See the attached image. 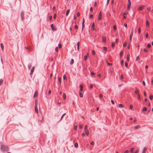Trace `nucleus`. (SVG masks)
<instances>
[{"label":"nucleus","instance_id":"obj_1","mask_svg":"<svg viewBox=\"0 0 153 153\" xmlns=\"http://www.w3.org/2000/svg\"><path fill=\"white\" fill-rule=\"evenodd\" d=\"M0 149L1 151L2 152L8 151L9 150L8 146L3 145H1Z\"/></svg>","mask_w":153,"mask_h":153},{"label":"nucleus","instance_id":"obj_2","mask_svg":"<svg viewBox=\"0 0 153 153\" xmlns=\"http://www.w3.org/2000/svg\"><path fill=\"white\" fill-rule=\"evenodd\" d=\"M21 16L22 20H23L24 17V13L23 11H22L21 12Z\"/></svg>","mask_w":153,"mask_h":153},{"label":"nucleus","instance_id":"obj_3","mask_svg":"<svg viewBox=\"0 0 153 153\" xmlns=\"http://www.w3.org/2000/svg\"><path fill=\"white\" fill-rule=\"evenodd\" d=\"M51 28L53 30H56V27L54 26L53 24H52L51 25Z\"/></svg>","mask_w":153,"mask_h":153},{"label":"nucleus","instance_id":"obj_4","mask_svg":"<svg viewBox=\"0 0 153 153\" xmlns=\"http://www.w3.org/2000/svg\"><path fill=\"white\" fill-rule=\"evenodd\" d=\"M102 19V14H101V12H100L99 15L98 20H100Z\"/></svg>","mask_w":153,"mask_h":153},{"label":"nucleus","instance_id":"obj_5","mask_svg":"<svg viewBox=\"0 0 153 153\" xmlns=\"http://www.w3.org/2000/svg\"><path fill=\"white\" fill-rule=\"evenodd\" d=\"M144 7V5H142L141 6H140L138 8V10H141L143 9Z\"/></svg>","mask_w":153,"mask_h":153},{"label":"nucleus","instance_id":"obj_6","mask_svg":"<svg viewBox=\"0 0 153 153\" xmlns=\"http://www.w3.org/2000/svg\"><path fill=\"white\" fill-rule=\"evenodd\" d=\"M133 34V29H132V30L131 33L130 35V40H131V39Z\"/></svg>","mask_w":153,"mask_h":153},{"label":"nucleus","instance_id":"obj_7","mask_svg":"<svg viewBox=\"0 0 153 153\" xmlns=\"http://www.w3.org/2000/svg\"><path fill=\"white\" fill-rule=\"evenodd\" d=\"M38 92L37 91H36L35 92L33 97H37L38 96Z\"/></svg>","mask_w":153,"mask_h":153},{"label":"nucleus","instance_id":"obj_8","mask_svg":"<svg viewBox=\"0 0 153 153\" xmlns=\"http://www.w3.org/2000/svg\"><path fill=\"white\" fill-rule=\"evenodd\" d=\"M35 111L36 112V113H38V111L37 107V106L36 104H35Z\"/></svg>","mask_w":153,"mask_h":153},{"label":"nucleus","instance_id":"obj_9","mask_svg":"<svg viewBox=\"0 0 153 153\" xmlns=\"http://www.w3.org/2000/svg\"><path fill=\"white\" fill-rule=\"evenodd\" d=\"M134 128L135 129H137L140 128V126L139 125H137L136 126H135L134 127Z\"/></svg>","mask_w":153,"mask_h":153},{"label":"nucleus","instance_id":"obj_10","mask_svg":"<svg viewBox=\"0 0 153 153\" xmlns=\"http://www.w3.org/2000/svg\"><path fill=\"white\" fill-rule=\"evenodd\" d=\"M102 42L104 43H105L106 42V38L105 37H102Z\"/></svg>","mask_w":153,"mask_h":153},{"label":"nucleus","instance_id":"obj_11","mask_svg":"<svg viewBox=\"0 0 153 153\" xmlns=\"http://www.w3.org/2000/svg\"><path fill=\"white\" fill-rule=\"evenodd\" d=\"M1 47L2 51H3L4 49V46L2 43H1L0 44Z\"/></svg>","mask_w":153,"mask_h":153},{"label":"nucleus","instance_id":"obj_12","mask_svg":"<svg viewBox=\"0 0 153 153\" xmlns=\"http://www.w3.org/2000/svg\"><path fill=\"white\" fill-rule=\"evenodd\" d=\"M32 65L31 63H30L28 65V68L29 70H30L31 66Z\"/></svg>","mask_w":153,"mask_h":153},{"label":"nucleus","instance_id":"obj_13","mask_svg":"<svg viewBox=\"0 0 153 153\" xmlns=\"http://www.w3.org/2000/svg\"><path fill=\"white\" fill-rule=\"evenodd\" d=\"M131 5V4H129V3L128 4L127 7V10H129V9L130 8Z\"/></svg>","mask_w":153,"mask_h":153},{"label":"nucleus","instance_id":"obj_14","mask_svg":"<svg viewBox=\"0 0 153 153\" xmlns=\"http://www.w3.org/2000/svg\"><path fill=\"white\" fill-rule=\"evenodd\" d=\"M80 87L79 91H82L83 90V86L81 85H80Z\"/></svg>","mask_w":153,"mask_h":153},{"label":"nucleus","instance_id":"obj_15","mask_svg":"<svg viewBox=\"0 0 153 153\" xmlns=\"http://www.w3.org/2000/svg\"><path fill=\"white\" fill-rule=\"evenodd\" d=\"M58 82H59L60 84L61 82V78L60 77H58Z\"/></svg>","mask_w":153,"mask_h":153},{"label":"nucleus","instance_id":"obj_16","mask_svg":"<svg viewBox=\"0 0 153 153\" xmlns=\"http://www.w3.org/2000/svg\"><path fill=\"white\" fill-rule=\"evenodd\" d=\"M94 27L95 25L94 23H93L92 24V25L91 26V28L93 29V30H94Z\"/></svg>","mask_w":153,"mask_h":153},{"label":"nucleus","instance_id":"obj_17","mask_svg":"<svg viewBox=\"0 0 153 153\" xmlns=\"http://www.w3.org/2000/svg\"><path fill=\"white\" fill-rule=\"evenodd\" d=\"M63 99L64 100H65L66 98V94L65 93H64L63 94Z\"/></svg>","mask_w":153,"mask_h":153},{"label":"nucleus","instance_id":"obj_18","mask_svg":"<svg viewBox=\"0 0 153 153\" xmlns=\"http://www.w3.org/2000/svg\"><path fill=\"white\" fill-rule=\"evenodd\" d=\"M146 147H144L142 153H145L146 152Z\"/></svg>","mask_w":153,"mask_h":153},{"label":"nucleus","instance_id":"obj_19","mask_svg":"<svg viewBox=\"0 0 153 153\" xmlns=\"http://www.w3.org/2000/svg\"><path fill=\"white\" fill-rule=\"evenodd\" d=\"M85 131V133L86 134L87 136H88V134H89V131H88V130H86V131Z\"/></svg>","mask_w":153,"mask_h":153},{"label":"nucleus","instance_id":"obj_20","mask_svg":"<svg viewBox=\"0 0 153 153\" xmlns=\"http://www.w3.org/2000/svg\"><path fill=\"white\" fill-rule=\"evenodd\" d=\"M69 12H70V10L69 9H68L66 11V16H67L68 15V14L69 13Z\"/></svg>","mask_w":153,"mask_h":153},{"label":"nucleus","instance_id":"obj_21","mask_svg":"<svg viewBox=\"0 0 153 153\" xmlns=\"http://www.w3.org/2000/svg\"><path fill=\"white\" fill-rule=\"evenodd\" d=\"M135 93L136 94H139L138 93V90L137 88H136L135 91Z\"/></svg>","mask_w":153,"mask_h":153},{"label":"nucleus","instance_id":"obj_22","mask_svg":"<svg viewBox=\"0 0 153 153\" xmlns=\"http://www.w3.org/2000/svg\"><path fill=\"white\" fill-rule=\"evenodd\" d=\"M79 94L80 97H83V95L82 94L80 91H79Z\"/></svg>","mask_w":153,"mask_h":153},{"label":"nucleus","instance_id":"obj_23","mask_svg":"<svg viewBox=\"0 0 153 153\" xmlns=\"http://www.w3.org/2000/svg\"><path fill=\"white\" fill-rule=\"evenodd\" d=\"M33 71L34 70H33V69H31L30 72V75H32L33 74Z\"/></svg>","mask_w":153,"mask_h":153},{"label":"nucleus","instance_id":"obj_24","mask_svg":"<svg viewBox=\"0 0 153 153\" xmlns=\"http://www.w3.org/2000/svg\"><path fill=\"white\" fill-rule=\"evenodd\" d=\"M74 62V60L73 59H71L70 62V64L71 65Z\"/></svg>","mask_w":153,"mask_h":153},{"label":"nucleus","instance_id":"obj_25","mask_svg":"<svg viewBox=\"0 0 153 153\" xmlns=\"http://www.w3.org/2000/svg\"><path fill=\"white\" fill-rule=\"evenodd\" d=\"M129 54H128L127 55V60L128 61L129 60Z\"/></svg>","mask_w":153,"mask_h":153},{"label":"nucleus","instance_id":"obj_26","mask_svg":"<svg viewBox=\"0 0 153 153\" xmlns=\"http://www.w3.org/2000/svg\"><path fill=\"white\" fill-rule=\"evenodd\" d=\"M119 107L120 108H123V105L121 104H120L119 105Z\"/></svg>","mask_w":153,"mask_h":153},{"label":"nucleus","instance_id":"obj_27","mask_svg":"<svg viewBox=\"0 0 153 153\" xmlns=\"http://www.w3.org/2000/svg\"><path fill=\"white\" fill-rule=\"evenodd\" d=\"M146 26H149V22L148 21L146 20Z\"/></svg>","mask_w":153,"mask_h":153},{"label":"nucleus","instance_id":"obj_28","mask_svg":"<svg viewBox=\"0 0 153 153\" xmlns=\"http://www.w3.org/2000/svg\"><path fill=\"white\" fill-rule=\"evenodd\" d=\"M138 97H137V99L138 100H141V98L140 97V96L139 94H138Z\"/></svg>","mask_w":153,"mask_h":153},{"label":"nucleus","instance_id":"obj_29","mask_svg":"<svg viewBox=\"0 0 153 153\" xmlns=\"http://www.w3.org/2000/svg\"><path fill=\"white\" fill-rule=\"evenodd\" d=\"M74 146H75V147H77L78 146V144L77 143H74Z\"/></svg>","mask_w":153,"mask_h":153},{"label":"nucleus","instance_id":"obj_30","mask_svg":"<svg viewBox=\"0 0 153 153\" xmlns=\"http://www.w3.org/2000/svg\"><path fill=\"white\" fill-rule=\"evenodd\" d=\"M123 54V52L122 51H121L120 53V57H122Z\"/></svg>","mask_w":153,"mask_h":153},{"label":"nucleus","instance_id":"obj_31","mask_svg":"<svg viewBox=\"0 0 153 153\" xmlns=\"http://www.w3.org/2000/svg\"><path fill=\"white\" fill-rule=\"evenodd\" d=\"M88 126L87 125H85L84 127V130L85 131L88 130Z\"/></svg>","mask_w":153,"mask_h":153},{"label":"nucleus","instance_id":"obj_32","mask_svg":"<svg viewBox=\"0 0 153 153\" xmlns=\"http://www.w3.org/2000/svg\"><path fill=\"white\" fill-rule=\"evenodd\" d=\"M153 98V96L152 95H150L149 96V98L151 100H152Z\"/></svg>","mask_w":153,"mask_h":153},{"label":"nucleus","instance_id":"obj_33","mask_svg":"<svg viewBox=\"0 0 153 153\" xmlns=\"http://www.w3.org/2000/svg\"><path fill=\"white\" fill-rule=\"evenodd\" d=\"M147 110V108L146 107H144L143 108L142 110L143 111H145Z\"/></svg>","mask_w":153,"mask_h":153},{"label":"nucleus","instance_id":"obj_34","mask_svg":"<svg viewBox=\"0 0 153 153\" xmlns=\"http://www.w3.org/2000/svg\"><path fill=\"white\" fill-rule=\"evenodd\" d=\"M3 80L2 79H0V85H1L3 83Z\"/></svg>","mask_w":153,"mask_h":153},{"label":"nucleus","instance_id":"obj_35","mask_svg":"<svg viewBox=\"0 0 153 153\" xmlns=\"http://www.w3.org/2000/svg\"><path fill=\"white\" fill-rule=\"evenodd\" d=\"M134 150V149L133 148H131V149L130 150V152H131V153H132L133 152Z\"/></svg>","mask_w":153,"mask_h":153},{"label":"nucleus","instance_id":"obj_36","mask_svg":"<svg viewBox=\"0 0 153 153\" xmlns=\"http://www.w3.org/2000/svg\"><path fill=\"white\" fill-rule=\"evenodd\" d=\"M85 25L84 23H82V31L83 28L84 27Z\"/></svg>","mask_w":153,"mask_h":153},{"label":"nucleus","instance_id":"obj_37","mask_svg":"<svg viewBox=\"0 0 153 153\" xmlns=\"http://www.w3.org/2000/svg\"><path fill=\"white\" fill-rule=\"evenodd\" d=\"M127 45V43L126 42H125L123 44V47H125Z\"/></svg>","mask_w":153,"mask_h":153},{"label":"nucleus","instance_id":"obj_38","mask_svg":"<svg viewBox=\"0 0 153 153\" xmlns=\"http://www.w3.org/2000/svg\"><path fill=\"white\" fill-rule=\"evenodd\" d=\"M55 51L56 52H58L59 51L58 47H56L55 48Z\"/></svg>","mask_w":153,"mask_h":153},{"label":"nucleus","instance_id":"obj_39","mask_svg":"<svg viewBox=\"0 0 153 153\" xmlns=\"http://www.w3.org/2000/svg\"><path fill=\"white\" fill-rule=\"evenodd\" d=\"M113 29L114 30H115L116 29V25H114L113 26Z\"/></svg>","mask_w":153,"mask_h":153},{"label":"nucleus","instance_id":"obj_40","mask_svg":"<svg viewBox=\"0 0 153 153\" xmlns=\"http://www.w3.org/2000/svg\"><path fill=\"white\" fill-rule=\"evenodd\" d=\"M107 64L109 66H111L112 65V63H108V62L107 63Z\"/></svg>","mask_w":153,"mask_h":153},{"label":"nucleus","instance_id":"obj_41","mask_svg":"<svg viewBox=\"0 0 153 153\" xmlns=\"http://www.w3.org/2000/svg\"><path fill=\"white\" fill-rule=\"evenodd\" d=\"M151 46V45L149 43V44H148V45H147V47L148 48H150Z\"/></svg>","mask_w":153,"mask_h":153},{"label":"nucleus","instance_id":"obj_42","mask_svg":"<svg viewBox=\"0 0 153 153\" xmlns=\"http://www.w3.org/2000/svg\"><path fill=\"white\" fill-rule=\"evenodd\" d=\"M84 59L85 60H86L87 59V56H85L84 57Z\"/></svg>","mask_w":153,"mask_h":153},{"label":"nucleus","instance_id":"obj_43","mask_svg":"<svg viewBox=\"0 0 153 153\" xmlns=\"http://www.w3.org/2000/svg\"><path fill=\"white\" fill-rule=\"evenodd\" d=\"M149 36V34L148 33H146V37L147 38Z\"/></svg>","mask_w":153,"mask_h":153},{"label":"nucleus","instance_id":"obj_44","mask_svg":"<svg viewBox=\"0 0 153 153\" xmlns=\"http://www.w3.org/2000/svg\"><path fill=\"white\" fill-rule=\"evenodd\" d=\"M102 97V94H100V95H99V98L100 99H101V98Z\"/></svg>","mask_w":153,"mask_h":153},{"label":"nucleus","instance_id":"obj_45","mask_svg":"<svg viewBox=\"0 0 153 153\" xmlns=\"http://www.w3.org/2000/svg\"><path fill=\"white\" fill-rule=\"evenodd\" d=\"M140 27L139 29H138V33H139V34H140Z\"/></svg>","mask_w":153,"mask_h":153},{"label":"nucleus","instance_id":"obj_46","mask_svg":"<svg viewBox=\"0 0 153 153\" xmlns=\"http://www.w3.org/2000/svg\"><path fill=\"white\" fill-rule=\"evenodd\" d=\"M79 127L80 128L82 129V125H80L79 126Z\"/></svg>","mask_w":153,"mask_h":153},{"label":"nucleus","instance_id":"obj_47","mask_svg":"<svg viewBox=\"0 0 153 153\" xmlns=\"http://www.w3.org/2000/svg\"><path fill=\"white\" fill-rule=\"evenodd\" d=\"M90 74H91V76H92L94 75L95 74V73L93 72H91L90 73Z\"/></svg>","mask_w":153,"mask_h":153},{"label":"nucleus","instance_id":"obj_48","mask_svg":"<svg viewBox=\"0 0 153 153\" xmlns=\"http://www.w3.org/2000/svg\"><path fill=\"white\" fill-rule=\"evenodd\" d=\"M62 47V45L60 44H59L58 45V48H61Z\"/></svg>","mask_w":153,"mask_h":153},{"label":"nucleus","instance_id":"obj_49","mask_svg":"<svg viewBox=\"0 0 153 153\" xmlns=\"http://www.w3.org/2000/svg\"><path fill=\"white\" fill-rule=\"evenodd\" d=\"M65 113H64V114L62 115V117H61V119H60V120H61L62 119V118L63 117V116H65Z\"/></svg>","mask_w":153,"mask_h":153},{"label":"nucleus","instance_id":"obj_50","mask_svg":"<svg viewBox=\"0 0 153 153\" xmlns=\"http://www.w3.org/2000/svg\"><path fill=\"white\" fill-rule=\"evenodd\" d=\"M128 64L127 62H125V66L126 68H127Z\"/></svg>","mask_w":153,"mask_h":153},{"label":"nucleus","instance_id":"obj_51","mask_svg":"<svg viewBox=\"0 0 153 153\" xmlns=\"http://www.w3.org/2000/svg\"><path fill=\"white\" fill-rule=\"evenodd\" d=\"M123 60H122L120 62V64H121V65H123Z\"/></svg>","mask_w":153,"mask_h":153},{"label":"nucleus","instance_id":"obj_52","mask_svg":"<svg viewBox=\"0 0 153 153\" xmlns=\"http://www.w3.org/2000/svg\"><path fill=\"white\" fill-rule=\"evenodd\" d=\"M139 152V149H137L136 150V151L134 153H138Z\"/></svg>","mask_w":153,"mask_h":153},{"label":"nucleus","instance_id":"obj_53","mask_svg":"<svg viewBox=\"0 0 153 153\" xmlns=\"http://www.w3.org/2000/svg\"><path fill=\"white\" fill-rule=\"evenodd\" d=\"M110 0H107V3L106 4V5L107 6L109 3V1Z\"/></svg>","mask_w":153,"mask_h":153},{"label":"nucleus","instance_id":"obj_54","mask_svg":"<svg viewBox=\"0 0 153 153\" xmlns=\"http://www.w3.org/2000/svg\"><path fill=\"white\" fill-rule=\"evenodd\" d=\"M144 51L145 52H148V51H147V49H146V48H144Z\"/></svg>","mask_w":153,"mask_h":153},{"label":"nucleus","instance_id":"obj_55","mask_svg":"<svg viewBox=\"0 0 153 153\" xmlns=\"http://www.w3.org/2000/svg\"><path fill=\"white\" fill-rule=\"evenodd\" d=\"M133 105H131L130 106V108L131 109H132V108H133Z\"/></svg>","mask_w":153,"mask_h":153},{"label":"nucleus","instance_id":"obj_56","mask_svg":"<svg viewBox=\"0 0 153 153\" xmlns=\"http://www.w3.org/2000/svg\"><path fill=\"white\" fill-rule=\"evenodd\" d=\"M92 53L93 55H94L95 54V51L94 50H93L92 52Z\"/></svg>","mask_w":153,"mask_h":153},{"label":"nucleus","instance_id":"obj_57","mask_svg":"<svg viewBox=\"0 0 153 153\" xmlns=\"http://www.w3.org/2000/svg\"><path fill=\"white\" fill-rule=\"evenodd\" d=\"M91 145H94V142L93 141H92L90 143Z\"/></svg>","mask_w":153,"mask_h":153},{"label":"nucleus","instance_id":"obj_58","mask_svg":"<svg viewBox=\"0 0 153 153\" xmlns=\"http://www.w3.org/2000/svg\"><path fill=\"white\" fill-rule=\"evenodd\" d=\"M63 78L64 79H66V76H65V75H64L63 76Z\"/></svg>","mask_w":153,"mask_h":153},{"label":"nucleus","instance_id":"obj_59","mask_svg":"<svg viewBox=\"0 0 153 153\" xmlns=\"http://www.w3.org/2000/svg\"><path fill=\"white\" fill-rule=\"evenodd\" d=\"M93 16L92 14H91L90 15V17L91 18H92L93 17Z\"/></svg>","mask_w":153,"mask_h":153},{"label":"nucleus","instance_id":"obj_60","mask_svg":"<svg viewBox=\"0 0 153 153\" xmlns=\"http://www.w3.org/2000/svg\"><path fill=\"white\" fill-rule=\"evenodd\" d=\"M77 126H74V129L75 130H76L77 129Z\"/></svg>","mask_w":153,"mask_h":153},{"label":"nucleus","instance_id":"obj_61","mask_svg":"<svg viewBox=\"0 0 153 153\" xmlns=\"http://www.w3.org/2000/svg\"><path fill=\"white\" fill-rule=\"evenodd\" d=\"M115 45V43L114 42H113L112 43V47H114Z\"/></svg>","mask_w":153,"mask_h":153},{"label":"nucleus","instance_id":"obj_62","mask_svg":"<svg viewBox=\"0 0 153 153\" xmlns=\"http://www.w3.org/2000/svg\"><path fill=\"white\" fill-rule=\"evenodd\" d=\"M142 83H143V85H144V86L145 85H146L144 81H143V82H142Z\"/></svg>","mask_w":153,"mask_h":153},{"label":"nucleus","instance_id":"obj_63","mask_svg":"<svg viewBox=\"0 0 153 153\" xmlns=\"http://www.w3.org/2000/svg\"><path fill=\"white\" fill-rule=\"evenodd\" d=\"M94 6L96 7L97 5V3L96 2H95L94 3Z\"/></svg>","mask_w":153,"mask_h":153},{"label":"nucleus","instance_id":"obj_64","mask_svg":"<svg viewBox=\"0 0 153 153\" xmlns=\"http://www.w3.org/2000/svg\"><path fill=\"white\" fill-rule=\"evenodd\" d=\"M128 150H126L125 152L124 153H128Z\"/></svg>","mask_w":153,"mask_h":153}]
</instances>
